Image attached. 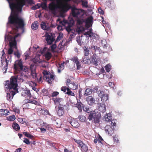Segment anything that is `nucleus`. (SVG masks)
Returning <instances> with one entry per match:
<instances>
[{
	"instance_id": "1",
	"label": "nucleus",
	"mask_w": 152,
	"mask_h": 152,
	"mask_svg": "<svg viewBox=\"0 0 152 152\" xmlns=\"http://www.w3.org/2000/svg\"><path fill=\"white\" fill-rule=\"evenodd\" d=\"M22 83L24 81L23 79L20 77L19 75H15L12 76L10 80H7L5 82L4 86L7 90L18 91V81Z\"/></svg>"
},
{
	"instance_id": "2",
	"label": "nucleus",
	"mask_w": 152,
	"mask_h": 152,
	"mask_svg": "<svg viewBox=\"0 0 152 152\" xmlns=\"http://www.w3.org/2000/svg\"><path fill=\"white\" fill-rule=\"evenodd\" d=\"M22 95L23 96H26L27 98L26 99L24 100V102L26 103L24 104L25 106L27 108L31 109V107L29 106V105L28 103L34 104L36 105H39V103L37 101L35 100H31L29 99L31 97V95L29 90H25L22 92Z\"/></svg>"
},
{
	"instance_id": "3",
	"label": "nucleus",
	"mask_w": 152,
	"mask_h": 152,
	"mask_svg": "<svg viewBox=\"0 0 152 152\" xmlns=\"http://www.w3.org/2000/svg\"><path fill=\"white\" fill-rule=\"evenodd\" d=\"M101 118L100 113H96L95 110H92L88 114V119L90 121L93 120L94 122L96 124L99 123Z\"/></svg>"
},
{
	"instance_id": "4",
	"label": "nucleus",
	"mask_w": 152,
	"mask_h": 152,
	"mask_svg": "<svg viewBox=\"0 0 152 152\" xmlns=\"http://www.w3.org/2000/svg\"><path fill=\"white\" fill-rule=\"evenodd\" d=\"M43 75V79L45 80L48 83H52L54 80V76L51 74H49L48 72L44 70L42 72Z\"/></svg>"
},
{
	"instance_id": "5",
	"label": "nucleus",
	"mask_w": 152,
	"mask_h": 152,
	"mask_svg": "<svg viewBox=\"0 0 152 152\" xmlns=\"http://www.w3.org/2000/svg\"><path fill=\"white\" fill-rule=\"evenodd\" d=\"M28 68L26 66H23L22 68L19 69L18 70L16 71V74H18V75H19L20 77H22L23 79V77L26 78L28 77L27 75L24 73H27L28 70Z\"/></svg>"
},
{
	"instance_id": "6",
	"label": "nucleus",
	"mask_w": 152,
	"mask_h": 152,
	"mask_svg": "<svg viewBox=\"0 0 152 152\" xmlns=\"http://www.w3.org/2000/svg\"><path fill=\"white\" fill-rule=\"evenodd\" d=\"M61 23L63 25L66 26V25H67V26H66V29L68 32V33L69 34L72 31V29L71 28L74 24L73 20H70L69 22L65 20H64L62 22H61Z\"/></svg>"
},
{
	"instance_id": "7",
	"label": "nucleus",
	"mask_w": 152,
	"mask_h": 152,
	"mask_svg": "<svg viewBox=\"0 0 152 152\" xmlns=\"http://www.w3.org/2000/svg\"><path fill=\"white\" fill-rule=\"evenodd\" d=\"M67 106L66 105L59 104H58L57 114L59 116H61L64 114L65 109H66Z\"/></svg>"
},
{
	"instance_id": "8",
	"label": "nucleus",
	"mask_w": 152,
	"mask_h": 152,
	"mask_svg": "<svg viewBox=\"0 0 152 152\" xmlns=\"http://www.w3.org/2000/svg\"><path fill=\"white\" fill-rule=\"evenodd\" d=\"M74 141L76 142L81 148V150L83 152H86L88 150V146L81 140L74 139Z\"/></svg>"
},
{
	"instance_id": "9",
	"label": "nucleus",
	"mask_w": 152,
	"mask_h": 152,
	"mask_svg": "<svg viewBox=\"0 0 152 152\" xmlns=\"http://www.w3.org/2000/svg\"><path fill=\"white\" fill-rule=\"evenodd\" d=\"M59 8L58 5L56 4L54 2H51L48 5V8L49 10L50 11H51L52 12L53 14L56 13L57 9Z\"/></svg>"
},
{
	"instance_id": "10",
	"label": "nucleus",
	"mask_w": 152,
	"mask_h": 152,
	"mask_svg": "<svg viewBox=\"0 0 152 152\" xmlns=\"http://www.w3.org/2000/svg\"><path fill=\"white\" fill-rule=\"evenodd\" d=\"M20 36V34H18L15 35L14 37H12L10 39L9 45L10 47L12 48L13 46H15L16 47L17 42L16 40V38Z\"/></svg>"
},
{
	"instance_id": "11",
	"label": "nucleus",
	"mask_w": 152,
	"mask_h": 152,
	"mask_svg": "<svg viewBox=\"0 0 152 152\" xmlns=\"http://www.w3.org/2000/svg\"><path fill=\"white\" fill-rule=\"evenodd\" d=\"M23 65L22 61L21 60H17L15 61L14 65V69H15L14 73L16 74V71L18 70L19 69L22 68Z\"/></svg>"
},
{
	"instance_id": "12",
	"label": "nucleus",
	"mask_w": 152,
	"mask_h": 152,
	"mask_svg": "<svg viewBox=\"0 0 152 152\" xmlns=\"http://www.w3.org/2000/svg\"><path fill=\"white\" fill-rule=\"evenodd\" d=\"M93 18L92 16H91L87 18L85 22L86 23V26L87 28H89L90 27L92 26Z\"/></svg>"
},
{
	"instance_id": "13",
	"label": "nucleus",
	"mask_w": 152,
	"mask_h": 152,
	"mask_svg": "<svg viewBox=\"0 0 152 152\" xmlns=\"http://www.w3.org/2000/svg\"><path fill=\"white\" fill-rule=\"evenodd\" d=\"M105 131L109 135H111L113 133V126L109 125H106L104 128Z\"/></svg>"
},
{
	"instance_id": "14",
	"label": "nucleus",
	"mask_w": 152,
	"mask_h": 152,
	"mask_svg": "<svg viewBox=\"0 0 152 152\" xmlns=\"http://www.w3.org/2000/svg\"><path fill=\"white\" fill-rule=\"evenodd\" d=\"M94 141L95 144L98 142L99 144H101L102 145H104L105 143V141L101 136L99 134L96 137V138L94 139Z\"/></svg>"
},
{
	"instance_id": "15",
	"label": "nucleus",
	"mask_w": 152,
	"mask_h": 152,
	"mask_svg": "<svg viewBox=\"0 0 152 152\" xmlns=\"http://www.w3.org/2000/svg\"><path fill=\"white\" fill-rule=\"evenodd\" d=\"M18 92V91H17L16 92L15 91H9V92L7 94V99L9 101H11L13 99L14 96Z\"/></svg>"
},
{
	"instance_id": "16",
	"label": "nucleus",
	"mask_w": 152,
	"mask_h": 152,
	"mask_svg": "<svg viewBox=\"0 0 152 152\" xmlns=\"http://www.w3.org/2000/svg\"><path fill=\"white\" fill-rule=\"evenodd\" d=\"M86 101L90 105L92 106L95 103V100L94 97L91 96H88L86 98Z\"/></svg>"
},
{
	"instance_id": "17",
	"label": "nucleus",
	"mask_w": 152,
	"mask_h": 152,
	"mask_svg": "<svg viewBox=\"0 0 152 152\" xmlns=\"http://www.w3.org/2000/svg\"><path fill=\"white\" fill-rule=\"evenodd\" d=\"M72 14L74 17H77L80 15L81 13V11L80 10L77 9L75 7H74L72 10Z\"/></svg>"
},
{
	"instance_id": "18",
	"label": "nucleus",
	"mask_w": 152,
	"mask_h": 152,
	"mask_svg": "<svg viewBox=\"0 0 152 152\" xmlns=\"http://www.w3.org/2000/svg\"><path fill=\"white\" fill-rule=\"evenodd\" d=\"M70 118L68 119V122L74 128H77L79 126V124L76 121L73 119H71V121H69Z\"/></svg>"
},
{
	"instance_id": "19",
	"label": "nucleus",
	"mask_w": 152,
	"mask_h": 152,
	"mask_svg": "<svg viewBox=\"0 0 152 152\" xmlns=\"http://www.w3.org/2000/svg\"><path fill=\"white\" fill-rule=\"evenodd\" d=\"M40 25L41 28L44 30L48 31L50 29V26L45 22H42Z\"/></svg>"
},
{
	"instance_id": "20",
	"label": "nucleus",
	"mask_w": 152,
	"mask_h": 152,
	"mask_svg": "<svg viewBox=\"0 0 152 152\" xmlns=\"http://www.w3.org/2000/svg\"><path fill=\"white\" fill-rule=\"evenodd\" d=\"M99 96L101 98V100L103 102H105L108 99V95L106 94H104V92H100L99 94Z\"/></svg>"
},
{
	"instance_id": "21",
	"label": "nucleus",
	"mask_w": 152,
	"mask_h": 152,
	"mask_svg": "<svg viewBox=\"0 0 152 152\" xmlns=\"http://www.w3.org/2000/svg\"><path fill=\"white\" fill-rule=\"evenodd\" d=\"M43 56L45 57L46 60L48 61L51 58L53 55L51 52L47 51L45 53Z\"/></svg>"
},
{
	"instance_id": "22",
	"label": "nucleus",
	"mask_w": 152,
	"mask_h": 152,
	"mask_svg": "<svg viewBox=\"0 0 152 152\" xmlns=\"http://www.w3.org/2000/svg\"><path fill=\"white\" fill-rule=\"evenodd\" d=\"M98 108L99 110L102 112H104L106 111V106L105 104L103 103H99Z\"/></svg>"
},
{
	"instance_id": "23",
	"label": "nucleus",
	"mask_w": 152,
	"mask_h": 152,
	"mask_svg": "<svg viewBox=\"0 0 152 152\" xmlns=\"http://www.w3.org/2000/svg\"><path fill=\"white\" fill-rule=\"evenodd\" d=\"M9 111L7 109H0V117L5 116L8 115Z\"/></svg>"
},
{
	"instance_id": "24",
	"label": "nucleus",
	"mask_w": 152,
	"mask_h": 152,
	"mask_svg": "<svg viewBox=\"0 0 152 152\" xmlns=\"http://www.w3.org/2000/svg\"><path fill=\"white\" fill-rule=\"evenodd\" d=\"M103 119L107 122L111 121L112 120L111 114L110 113L107 114L103 117Z\"/></svg>"
},
{
	"instance_id": "25",
	"label": "nucleus",
	"mask_w": 152,
	"mask_h": 152,
	"mask_svg": "<svg viewBox=\"0 0 152 152\" xmlns=\"http://www.w3.org/2000/svg\"><path fill=\"white\" fill-rule=\"evenodd\" d=\"M52 100H53L55 104H61L63 101V99L61 98H56L55 99L53 98Z\"/></svg>"
},
{
	"instance_id": "26",
	"label": "nucleus",
	"mask_w": 152,
	"mask_h": 152,
	"mask_svg": "<svg viewBox=\"0 0 152 152\" xmlns=\"http://www.w3.org/2000/svg\"><path fill=\"white\" fill-rule=\"evenodd\" d=\"M38 21H36L32 23L31 28L33 30H35L38 28Z\"/></svg>"
},
{
	"instance_id": "27",
	"label": "nucleus",
	"mask_w": 152,
	"mask_h": 152,
	"mask_svg": "<svg viewBox=\"0 0 152 152\" xmlns=\"http://www.w3.org/2000/svg\"><path fill=\"white\" fill-rule=\"evenodd\" d=\"M29 83L30 84V85L32 87V89L33 90L35 91L37 93L39 91V90L38 88L35 87V86L37 85L35 83L31 81Z\"/></svg>"
},
{
	"instance_id": "28",
	"label": "nucleus",
	"mask_w": 152,
	"mask_h": 152,
	"mask_svg": "<svg viewBox=\"0 0 152 152\" xmlns=\"http://www.w3.org/2000/svg\"><path fill=\"white\" fill-rule=\"evenodd\" d=\"M83 105V104L81 102H77L75 107L77 108L79 112L81 113L82 111V107Z\"/></svg>"
},
{
	"instance_id": "29",
	"label": "nucleus",
	"mask_w": 152,
	"mask_h": 152,
	"mask_svg": "<svg viewBox=\"0 0 152 152\" xmlns=\"http://www.w3.org/2000/svg\"><path fill=\"white\" fill-rule=\"evenodd\" d=\"M71 6L70 5H69L67 4H66L65 5H63L61 7V9L63 11H67L70 8Z\"/></svg>"
},
{
	"instance_id": "30",
	"label": "nucleus",
	"mask_w": 152,
	"mask_h": 152,
	"mask_svg": "<svg viewBox=\"0 0 152 152\" xmlns=\"http://www.w3.org/2000/svg\"><path fill=\"white\" fill-rule=\"evenodd\" d=\"M107 3L109 4L108 5L110 7H113L115 6L114 0H107Z\"/></svg>"
},
{
	"instance_id": "31",
	"label": "nucleus",
	"mask_w": 152,
	"mask_h": 152,
	"mask_svg": "<svg viewBox=\"0 0 152 152\" xmlns=\"http://www.w3.org/2000/svg\"><path fill=\"white\" fill-rule=\"evenodd\" d=\"M83 109V110L88 113V114L92 110L90 108L88 107H87L85 105L82 106Z\"/></svg>"
},
{
	"instance_id": "32",
	"label": "nucleus",
	"mask_w": 152,
	"mask_h": 152,
	"mask_svg": "<svg viewBox=\"0 0 152 152\" xmlns=\"http://www.w3.org/2000/svg\"><path fill=\"white\" fill-rule=\"evenodd\" d=\"M68 87L73 90H75L77 88L78 85H76L74 83H71Z\"/></svg>"
},
{
	"instance_id": "33",
	"label": "nucleus",
	"mask_w": 152,
	"mask_h": 152,
	"mask_svg": "<svg viewBox=\"0 0 152 152\" xmlns=\"http://www.w3.org/2000/svg\"><path fill=\"white\" fill-rule=\"evenodd\" d=\"M77 31L79 34L85 30L84 27L82 26H77Z\"/></svg>"
},
{
	"instance_id": "34",
	"label": "nucleus",
	"mask_w": 152,
	"mask_h": 152,
	"mask_svg": "<svg viewBox=\"0 0 152 152\" xmlns=\"http://www.w3.org/2000/svg\"><path fill=\"white\" fill-rule=\"evenodd\" d=\"M12 126L13 129L16 131L19 130L20 129L19 125L16 123H13Z\"/></svg>"
},
{
	"instance_id": "35",
	"label": "nucleus",
	"mask_w": 152,
	"mask_h": 152,
	"mask_svg": "<svg viewBox=\"0 0 152 152\" xmlns=\"http://www.w3.org/2000/svg\"><path fill=\"white\" fill-rule=\"evenodd\" d=\"M84 22L83 19H78L77 20V26H82Z\"/></svg>"
},
{
	"instance_id": "36",
	"label": "nucleus",
	"mask_w": 152,
	"mask_h": 152,
	"mask_svg": "<svg viewBox=\"0 0 152 152\" xmlns=\"http://www.w3.org/2000/svg\"><path fill=\"white\" fill-rule=\"evenodd\" d=\"M92 92V90L90 88H87L85 91L84 95L87 96L88 95H90Z\"/></svg>"
},
{
	"instance_id": "37",
	"label": "nucleus",
	"mask_w": 152,
	"mask_h": 152,
	"mask_svg": "<svg viewBox=\"0 0 152 152\" xmlns=\"http://www.w3.org/2000/svg\"><path fill=\"white\" fill-rule=\"evenodd\" d=\"M90 49V48H88V47H85L84 48V53L85 56H88L89 54V49Z\"/></svg>"
},
{
	"instance_id": "38",
	"label": "nucleus",
	"mask_w": 152,
	"mask_h": 152,
	"mask_svg": "<svg viewBox=\"0 0 152 152\" xmlns=\"http://www.w3.org/2000/svg\"><path fill=\"white\" fill-rule=\"evenodd\" d=\"M47 1L46 2L44 1L41 4V7L43 9L47 10L48 7L47 5Z\"/></svg>"
},
{
	"instance_id": "39",
	"label": "nucleus",
	"mask_w": 152,
	"mask_h": 152,
	"mask_svg": "<svg viewBox=\"0 0 152 152\" xmlns=\"http://www.w3.org/2000/svg\"><path fill=\"white\" fill-rule=\"evenodd\" d=\"M41 113L44 115H46L48 113V111L46 109H41L40 110Z\"/></svg>"
},
{
	"instance_id": "40",
	"label": "nucleus",
	"mask_w": 152,
	"mask_h": 152,
	"mask_svg": "<svg viewBox=\"0 0 152 152\" xmlns=\"http://www.w3.org/2000/svg\"><path fill=\"white\" fill-rule=\"evenodd\" d=\"M91 49L93 50V52H95L96 50L99 51L100 49L99 47H97V46L94 45H92L91 46L90 49Z\"/></svg>"
},
{
	"instance_id": "41",
	"label": "nucleus",
	"mask_w": 152,
	"mask_h": 152,
	"mask_svg": "<svg viewBox=\"0 0 152 152\" xmlns=\"http://www.w3.org/2000/svg\"><path fill=\"white\" fill-rule=\"evenodd\" d=\"M107 43L105 40H103L101 41V44L104 49L107 48Z\"/></svg>"
},
{
	"instance_id": "42",
	"label": "nucleus",
	"mask_w": 152,
	"mask_h": 152,
	"mask_svg": "<svg viewBox=\"0 0 152 152\" xmlns=\"http://www.w3.org/2000/svg\"><path fill=\"white\" fill-rule=\"evenodd\" d=\"M68 95L75 96V94L70 90L69 88L68 89V91L66 93Z\"/></svg>"
},
{
	"instance_id": "43",
	"label": "nucleus",
	"mask_w": 152,
	"mask_h": 152,
	"mask_svg": "<svg viewBox=\"0 0 152 152\" xmlns=\"http://www.w3.org/2000/svg\"><path fill=\"white\" fill-rule=\"evenodd\" d=\"M82 6L83 7L87 8L88 7V2L86 0H83L82 1Z\"/></svg>"
},
{
	"instance_id": "44",
	"label": "nucleus",
	"mask_w": 152,
	"mask_h": 152,
	"mask_svg": "<svg viewBox=\"0 0 152 152\" xmlns=\"http://www.w3.org/2000/svg\"><path fill=\"white\" fill-rule=\"evenodd\" d=\"M7 118V120L9 121H13L15 119V117L14 115H12L10 116Z\"/></svg>"
},
{
	"instance_id": "45",
	"label": "nucleus",
	"mask_w": 152,
	"mask_h": 152,
	"mask_svg": "<svg viewBox=\"0 0 152 152\" xmlns=\"http://www.w3.org/2000/svg\"><path fill=\"white\" fill-rule=\"evenodd\" d=\"M79 120L82 122L85 121L86 120V117L82 115H80L78 117Z\"/></svg>"
},
{
	"instance_id": "46",
	"label": "nucleus",
	"mask_w": 152,
	"mask_h": 152,
	"mask_svg": "<svg viewBox=\"0 0 152 152\" xmlns=\"http://www.w3.org/2000/svg\"><path fill=\"white\" fill-rule=\"evenodd\" d=\"M111 66L109 64L107 65L105 67V69L107 72H109L111 69Z\"/></svg>"
},
{
	"instance_id": "47",
	"label": "nucleus",
	"mask_w": 152,
	"mask_h": 152,
	"mask_svg": "<svg viewBox=\"0 0 152 152\" xmlns=\"http://www.w3.org/2000/svg\"><path fill=\"white\" fill-rule=\"evenodd\" d=\"M63 35L62 33H60L58 36L57 37L56 41L57 42L61 40V39L63 37Z\"/></svg>"
},
{
	"instance_id": "48",
	"label": "nucleus",
	"mask_w": 152,
	"mask_h": 152,
	"mask_svg": "<svg viewBox=\"0 0 152 152\" xmlns=\"http://www.w3.org/2000/svg\"><path fill=\"white\" fill-rule=\"evenodd\" d=\"M71 60L73 61V62L76 63V64L79 62L78 59L77 57H74L72 58Z\"/></svg>"
},
{
	"instance_id": "49",
	"label": "nucleus",
	"mask_w": 152,
	"mask_h": 152,
	"mask_svg": "<svg viewBox=\"0 0 152 152\" xmlns=\"http://www.w3.org/2000/svg\"><path fill=\"white\" fill-rule=\"evenodd\" d=\"M97 35L96 34L93 33L92 31H91V33L90 34V35L89 36V37H92L93 38L95 39L97 37Z\"/></svg>"
},
{
	"instance_id": "50",
	"label": "nucleus",
	"mask_w": 152,
	"mask_h": 152,
	"mask_svg": "<svg viewBox=\"0 0 152 152\" xmlns=\"http://www.w3.org/2000/svg\"><path fill=\"white\" fill-rule=\"evenodd\" d=\"M113 140L116 143H118L119 142V138L118 136L116 135H115V136L113 137Z\"/></svg>"
},
{
	"instance_id": "51",
	"label": "nucleus",
	"mask_w": 152,
	"mask_h": 152,
	"mask_svg": "<svg viewBox=\"0 0 152 152\" xmlns=\"http://www.w3.org/2000/svg\"><path fill=\"white\" fill-rule=\"evenodd\" d=\"M36 67L35 66L33 65H31L30 66V70L31 73L32 72H35Z\"/></svg>"
},
{
	"instance_id": "52",
	"label": "nucleus",
	"mask_w": 152,
	"mask_h": 152,
	"mask_svg": "<svg viewBox=\"0 0 152 152\" xmlns=\"http://www.w3.org/2000/svg\"><path fill=\"white\" fill-rule=\"evenodd\" d=\"M59 94L58 92L57 91H54L53 92L51 95V96L52 97L56 96Z\"/></svg>"
},
{
	"instance_id": "53",
	"label": "nucleus",
	"mask_w": 152,
	"mask_h": 152,
	"mask_svg": "<svg viewBox=\"0 0 152 152\" xmlns=\"http://www.w3.org/2000/svg\"><path fill=\"white\" fill-rule=\"evenodd\" d=\"M69 88H67L66 86H63L61 88V91H63L64 92L66 93V91H68V89H69Z\"/></svg>"
},
{
	"instance_id": "54",
	"label": "nucleus",
	"mask_w": 152,
	"mask_h": 152,
	"mask_svg": "<svg viewBox=\"0 0 152 152\" xmlns=\"http://www.w3.org/2000/svg\"><path fill=\"white\" fill-rule=\"evenodd\" d=\"M13 51V50L12 48L10 47V48L8 50V54L10 55L12 54Z\"/></svg>"
},
{
	"instance_id": "55",
	"label": "nucleus",
	"mask_w": 152,
	"mask_h": 152,
	"mask_svg": "<svg viewBox=\"0 0 152 152\" xmlns=\"http://www.w3.org/2000/svg\"><path fill=\"white\" fill-rule=\"evenodd\" d=\"M64 62L59 64V67L61 70H63L64 69Z\"/></svg>"
},
{
	"instance_id": "56",
	"label": "nucleus",
	"mask_w": 152,
	"mask_h": 152,
	"mask_svg": "<svg viewBox=\"0 0 152 152\" xmlns=\"http://www.w3.org/2000/svg\"><path fill=\"white\" fill-rule=\"evenodd\" d=\"M14 55L17 56L18 58H19L20 57V54L19 52L18 51H17L16 52H15L14 53Z\"/></svg>"
},
{
	"instance_id": "57",
	"label": "nucleus",
	"mask_w": 152,
	"mask_h": 152,
	"mask_svg": "<svg viewBox=\"0 0 152 152\" xmlns=\"http://www.w3.org/2000/svg\"><path fill=\"white\" fill-rule=\"evenodd\" d=\"M51 49L52 51H53L56 48V44H53L50 46Z\"/></svg>"
},
{
	"instance_id": "58",
	"label": "nucleus",
	"mask_w": 152,
	"mask_h": 152,
	"mask_svg": "<svg viewBox=\"0 0 152 152\" xmlns=\"http://www.w3.org/2000/svg\"><path fill=\"white\" fill-rule=\"evenodd\" d=\"M23 142L27 145H29L30 143V142L29 140L26 138H24Z\"/></svg>"
},
{
	"instance_id": "59",
	"label": "nucleus",
	"mask_w": 152,
	"mask_h": 152,
	"mask_svg": "<svg viewBox=\"0 0 152 152\" xmlns=\"http://www.w3.org/2000/svg\"><path fill=\"white\" fill-rule=\"evenodd\" d=\"M32 77L34 78H36L37 77V74L36 72H32L31 73Z\"/></svg>"
},
{
	"instance_id": "60",
	"label": "nucleus",
	"mask_w": 152,
	"mask_h": 152,
	"mask_svg": "<svg viewBox=\"0 0 152 152\" xmlns=\"http://www.w3.org/2000/svg\"><path fill=\"white\" fill-rule=\"evenodd\" d=\"M41 7V5H39L38 4H37V5H35V6L33 7V9L35 10L37 9H39Z\"/></svg>"
},
{
	"instance_id": "61",
	"label": "nucleus",
	"mask_w": 152,
	"mask_h": 152,
	"mask_svg": "<svg viewBox=\"0 0 152 152\" xmlns=\"http://www.w3.org/2000/svg\"><path fill=\"white\" fill-rule=\"evenodd\" d=\"M72 83L70 79H67L66 81V85L69 86L70 84Z\"/></svg>"
},
{
	"instance_id": "62",
	"label": "nucleus",
	"mask_w": 152,
	"mask_h": 152,
	"mask_svg": "<svg viewBox=\"0 0 152 152\" xmlns=\"http://www.w3.org/2000/svg\"><path fill=\"white\" fill-rule=\"evenodd\" d=\"M46 41H47L49 45L51 44L53 42V40H52L51 39H46Z\"/></svg>"
},
{
	"instance_id": "63",
	"label": "nucleus",
	"mask_w": 152,
	"mask_h": 152,
	"mask_svg": "<svg viewBox=\"0 0 152 152\" xmlns=\"http://www.w3.org/2000/svg\"><path fill=\"white\" fill-rule=\"evenodd\" d=\"M76 65L77 69H78L80 68L81 66L79 62L76 63Z\"/></svg>"
},
{
	"instance_id": "64",
	"label": "nucleus",
	"mask_w": 152,
	"mask_h": 152,
	"mask_svg": "<svg viewBox=\"0 0 152 152\" xmlns=\"http://www.w3.org/2000/svg\"><path fill=\"white\" fill-rule=\"evenodd\" d=\"M91 31H88L87 32H86L84 34L86 35H88V37H89V36L90 35V34L91 33Z\"/></svg>"
}]
</instances>
